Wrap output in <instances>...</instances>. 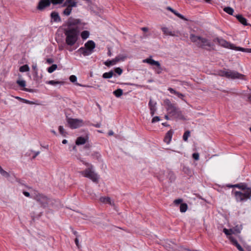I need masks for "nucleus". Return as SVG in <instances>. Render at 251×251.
<instances>
[{
  "mask_svg": "<svg viewBox=\"0 0 251 251\" xmlns=\"http://www.w3.org/2000/svg\"><path fill=\"white\" fill-rule=\"evenodd\" d=\"M75 243L76 246L78 247V238H76L75 239Z\"/></svg>",
  "mask_w": 251,
  "mask_h": 251,
  "instance_id": "bf43d9fd",
  "label": "nucleus"
},
{
  "mask_svg": "<svg viewBox=\"0 0 251 251\" xmlns=\"http://www.w3.org/2000/svg\"><path fill=\"white\" fill-rule=\"evenodd\" d=\"M19 70L21 72H27L29 70V67L27 65H24L20 68Z\"/></svg>",
  "mask_w": 251,
  "mask_h": 251,
  "instance_id": "c9c22d12",
  "label": "nucleus"
},
{
  "mask_svg": "<svg viewBox=\"0 0 251 251\" xmlns=\"http://www.w3.org/2000/svg\"><path fill=\"white\" fill-rule=\"evenodd\" d=\"M100 201L103 203H108L111 205H114V201L108 197H101L100 198Z\"/></svg>",
  "mask_w": 251,
  "mask_h": 251,
  "instance_id": "6ab92c4d",
  "label": "nucleus"
},
{
  "mask_svg": "<svg viewBox=\"0 0 251 251\" xmlns=\"http://www.w3.org/2000/svg\"><path fill=\"white\" fill-rule=\"evenodd\" d=\"M58 130L59 131V133L63 136L66 137L67 133L64 129L63 127L62 126H59L58 128Z\"/></svg>",
  "mask_w": 251,
  "mask_h": 251,
  "instance_id": "7c9ffc66",
  "label": "nucleus"
},
{
  "mask_svg": "<svg viewBox=\"0 0 251 251\" xmlns=\"http://www.w3.org/2000/svg\"><path fill=\"white\" fill-rule=\"evenodd\" d=\"M218 74L222 77H230L231 78H241L244 76L236 71L229 70H220L218 72Z\"/></svg>",
  "mask_w": 251,
  "mask_h": 251,
  "instance_id": "6e6552de",
  "label": "nucleus"
},
{
  "mask_svg": "<svg viewBox=\"0 0 251 251\" xmlns=\"http://www.w3.org/2000/svg\"><path fill=\"white\" fill-rule=\"evenodd\" d=\"M164 102L166 106L168 114L170 116L173 117L175 118H183V116L179 108L176 107L174 104L171 103V102L168 99L165 100Z\"/></svg>",
  "mask_w": 251,
  "mask_h": 251,
  "instance_id": "7ed1b4c3",
  "label": "nucleus"
},
{
  "mask_svg": "<svg viewBox=\"0 0 251 251\" xmlns=\"http://www.w3.org/2000/svg\"><path fill=\"white\" fill-rule=\"evenodd\" d=\"M51 1L50 0H40L37 6V9L39 10L42 11L46 7L50 6Z\"/></svg>",
  "mask_w": 251,
  "mask_h": 251,
  "instance_id": "f8f14e48",
  "label": "nucleus"
},
{
  "mask_svg": "<svg viewBox=\"0 0 251 251\" xmlns=\"http://www.w3.org/2000/svg\"><path fill=\"white\" fill-rule=\"evenodd\" d=\"M23 194H24V195L25 196H26V197H29L30 196V194H29V192H28L24 191V192H23Z\"/></svg>",
  "mask_w": 251,
  "mask_h": 251,
  "instance_id": "603ef678",
  "label": "nucleus"
},
{
  "mask_svg": "<svg viewBox=\"0 0 251 251\" xmlns=\"http://www.w3.org/2000/svg\"><path fill=\"white\" fill-rule=\"evenodd\" d=\"M15 98H16V99H17V100H23H23H24V99H22V98H20V97H15Z\"/></svg>",
  "mask_w": 251,
  "mask_h": 251,
  "instance_id": "69168bd1",
  "label": "nucleus"
},
{
  "mask_svg": "<svg viewBox=\"0 0 251 251\" xmlns=\"http://www.w3.org/2000/svg\"><path fill=\"white\" fill-rule=\"evenodd\" d=\"M36 199L42 207L44 208L47 207L49 203V200L46 197L39 194L36 196Z\"/></svg>",
  "mask_w": 251,
  "mask_h": 251,
  "instance_id": "9b49d317",
  "label": "nucleus"
},
{
  "mask_svg": "<svg viewBox=\"0 0 251 251\" xmlns=\"http://www.w3.org/2000/svg\"><path fill=\"white\" fill-rule=\"evenodd\" d=\"M67 142H68V141H67V140H66V139H64V140L62 141V143H63V144H67Z\"/></svg>",
  "mask_w": 251,
  "mask_h": 251,
  "instance_id": "e2e57ef3",
  "label": "nucleus"
},
{
  "mask_svg": "<svg viewBox=\"0 0 251 251\" xmlns=\"http://www.w3.org/2000/svg\"><path fill=\"white\" fill-rule=\"evenodd\" d=\"M156 103H153L151 99L150 100L149 103V105L151 110V116H153L155 114V112L156 111Z\"/></svg>",
  "mask_w": 251,
  "mask_h": 251,
  "instance_id": "412c9836",
  "label": "nucleus"
},
{
  "mask_svg": "<svg viewBox=\"0 0 251 251\" xmlns=\"http://www.w3.org/2000/svg\"><path fill=\"white\" fill-rule=\"evenodd\" d=\"M141 29H142V31H143L144 32H147V31H148V28L146 27H142Z\"/></svg>",
  "mask_w": 251,
  "mask_h": 251,
  "instance_id": "4d7b16f0",
  "label": "nucleus"
},
{
  "mask_svg": "<svg viewBox=\"0 0 251 251\" xmlns=\"http://www.w3.org/2000/svg\"><path fill=\"white\" fill-rule=\"evenodd\" d=\"M228 187H237L244 191V192L239 191H235L234 192V196L237 201H245L247 199H250L251 197V188L248 187L246 184H237L229 186Z\"/></svg>",
  "mask_w": 251,
  "mask_h": 251,
  "instance_id": "f03ea898",
  "label": "nucleus"
},
{
  "mask_svg": "<svg viewBox=\"0 0 251 251\" xmlns=\"http://www.w3.org/2000/svg\"><path fill=\"white\" fill-rule=\"evenodd\" d=\"M235 17L237 18L238 21L244 25H248L247 19L243 17L242 15H236Z\"/></svg>",
  "mask_w": 251,
  "mask_h": 251,
  "instance_id": "5701e85b",
  "label": "nucleus"
},
{
  "mask_svg": "<svg viewBox=\"0 0 251 251\" xmlns=\"http://www.w3.org/2000/svg\"><path fill=\"white\" fill-rule=\"evenodd\" d=\"M90 35V32L87 30L83 31L81 34L80 36L83 40H86Z\"/></svg>",
  "mask_w": 251,
  "mask_h": 251,
  "instance_id": "393cba45",
  "label": "nucleus"
},
{
  "mask_svg": "<svg viewBox=\"0 0 251 251\" xmlns=\"http://www.w3.org/2000/svg\"><path fill=\"white\" fill-rule=\"evenodd\" d=\"M123 72V70L120 68H116L114 71H110L109 72L105 73L103 74L102 77L103 78H110L114 75V73L120 75Z\"/></svg>",
  "mask_w": 251,
  "mask_h": 251,
  "instance_id": "9d476101",
  "label": "nucleus"
},
{
  "mask_svg": "<svg viewBox=\"0 0 251 251\" xmlns=\"http://www.w3.org/2000/svg\"><path fill=\"white\" fill-rule=\"evenodd\" d=\"M32 69L34 72V73L36 74V71H37V66L36 65L32 66Z\"/></svg>",
  "mask_w": 251,
  "mask_h": 251,
  "instance_id": "864d4df0",
  "label": "nucleus"
},
{
  "mask_svg": "<svg viewBox=\"0 0 251 251\" xmlns=\"http://www.w3.org/2000/svg\"><path fill=\"white\" fill-rule=\"evenodd\" d=\"M113 94L117 97H120L123 95V90L121 89H118L113 92Z\"/></svg>",
  "mask_w": 251,
  "mask_h": 251,
  "instance_id": "c756f323",
  "label": "nucleus"
},
{
  "mask_svg": "<svg viewBox=\"0 0 251 251\" xmlns=\"http://www.w3.org/2000/svg\"><path fill=\"white\" fill-rule=\"evenodd\" d=\"M160 120L159 117L158 116H155L151 120V122L152 123H154L156 122H158Z\"/></svg>",
  "mask_w": 251,
  "mask_h": 251,
  "instance_id": "37998d69",
  "label": "nucleus"
},
{
  "mask_svg": "<svg viewBox=\"0 0 251 251\" xmlns=\"http://www.w3.org/2000/svg\"><path fill=\"white\" fill-rule=\"evenodd\" d=\"M161 30L164 34L166 36H176L175 31H173L167 27H161Z\"/></svg>",
  "mask_w": 251,
  "mask_h": 251,
  "instance_id": "a211bd4d",
  "label": "nucleus"
},
{
  "mask_svg": "<svg viewBox=\"0 0 251 251\" xmlns=\"http://www.w3.org/2000/svg\"><path fill=\"white\" fill-rule=\"evenodd\" d=\"M72 9V7L71 6H67L63 11V14L67 16L69 15L71 13Z\"/></svg>",
  "mask_w": 251,
  "mask_h": 251,
  "instance_id": "2f4dec72",
  "label": "nucleus"
},
{
  "mask_svg": "<svg viewBox=\"0 0 251 251\" xmlns=\"http://www.w3.org/2000/svg\"><path fill=\"white\" fill-rule=\"evenodd\" d=\"M193 157L196 160L199 159V154L198 153H194L193 154Z\"/></svg>",
  "mask_w": 251,
  "mask_h": 251,
  "instance_id": "c03bdc74",
  "label": "nucleus"
},
{
  "mask_svg": "<svg viewBox=\"0 0 251 251\" xmlns=\"http://www.w3.org/2000/svg\"><path fill=\"white\" fill-rule=\"evenodd\" d=\"M0 174L3 176L6 177H8L10 176V175L8 173L3 170V169L0 167Z\"/></svg>",
  "mask_w": 251,
  "mask_h": 251,
  "instance_id": "72a5a7b5",
  "label": "nucleus"
},
{
  "mask_svg": "<svg viewBox=\"0 0 251 251\" xmlns=\"http://www.w3.org/2000/svg\"><path fill=\"white\" fill-rule=\"evenodd\" d=\"M69 78H76V77L74 75H72L70 76Z\"/></svg>",
  "mask_w": 251,
  "mask_h": 251,
  "instance_id": "0e129e2a",
  "label": "nucleus"
},
{
  "mask_svg": "<svg viewBox=\"0 0 251 251\" xmlns=\"http://www.w3.org/2000/svg\"><path fill=\"white\" fill-rule=\"evenodd\" d=\"M50 17L55 22H59L61 21V18L59 15V14L55 11H53L51 12Z\"/></svg>",
  "mask_w": 251,
  "mask_h": 251,
  "instance_id": "4be33fe9",
  "label": "nucleus"
},
{
  "mask_svg": "<svg viewBox=\"0 0 251 251\" xmlns=\"http://www.w3.org/2000/svg\"><path fill=\"white\" fill-rule=\"evenodd\" d=\"M214 42H217L219 45L228 49H234V45L231 44L226 40L219 37H217L213 40Z\"/></svg>",
  "mask_w": 251,
  "mask_h": 251,
  "instance_id": "1a4fd4ad",
  "label": "nucleus"
},
{
  "mask_svg": "<svg viewBox=\"0 0 251 251\" xmlns=\"http://www.w3.org/2000/svg\"><path fill=\"white\" fill-rule=\"evenodd\" d=\"M143 62L147 63L152 66H155L159 70L161 69V65L158 61H155L151 57L143 60Z\"/></svg>",
  "mask_w": 251,
  "mask_h": 251,
  "instance_id": "ddd939ff",
  "label": "nucleus"
},
{
  "mask_svg": "<svg viewBox=\"0 0 251 251\" xmlns=\"http://www.w3.org/2000/svg\"><path fill=\"white\" fill-rule=\"evenodd\" d=\"M96 44L92 40H89L87 42L84 47L79 48V52L84 56L91 55L94 51Z\"/></svg>",
  "mask_w": 251,
  "mask_h": 251,
  "instance_id": "0eeeda50",
  "label": "nucleus"
},
{
  "mask_svg": "<svg viewBox=\"0 0 251 251\" xmlns=\"http://www.w3.org/2000/svg\"><path fill=\"white\" fill-rule=\"evenodd\" d=\"M224 11L230 15H233L234 10L232 8L230 7H225L224 9Z\"/></svg>",
  "mask_w": 251,
  "mask_h": 251,
  "instance_id": "cd10ccee",
  "label": "nucleus"
},
{
  "mask_svg": "<svg viewBox=\"0 0 251 251\" xmlns=\"http://www.w3.org/2000/svg\"><path fill=\"white\" fill-rule=\"evenodd\" d=\"M232 50H235L238 51H241L242 52H250V49L248 48H244L240 47H235L234 46V49H232Z\"/></svg>",
  "mask_w": 251,
  "mask_h": 251,
  "instance_id": "a878e982",
  "label": "nucleus"
},
{
  "mask_svg": "<svg viewBox=\"0 0 251 251\" xmlns=\"http://www.w3.org/2000/svg\"><path fill=\"white\" fill-rule=\"evenodd\" d=\"M68 47L66 48V49L70 51H72L74 50V49H73L72 48V46H67Z\"/></svg>",
  "mask_w": 251,
  "mask_h": 251,
  "instance_id": "5fc2aeb1",
  "label": "nucleus"
},
{
  "mask_svg": "<svg viewBox=\"0 0 251 251\" xmlns=\"http://www.w3.org/2000/svg\"><path fill=\"white\" fill-rule=\"evenodd\" d=\"M168 10L171 11L172 13H174L175 10L174 9H173L172 8H171V7H168L167 8Z\"/></svg>",
  "mask_w": 251,
  "mask_h": 251,
  "instance_id": "6e6d98bb",
  "label": "nucleus"
},
{
  "mask_svg": "<svg viewBox=\"0 0 251 251\" xmlns=\"http://www.w3.org/2000/svg\"><path fill=\"white\" fill-rule=\"evenodd\" d=\"M190 136V132L189 130L186 131L183 136V139L184 141H187L188 137Z\"/></svg>",
  "mask_w": 251,
  "mask_h": 251,
  "instance_id": "f704fd0d",
  "label": "nucleus"
},
{
  "mask_svg": "<svg viewBox=\"0 0 251 251\" xmlns=\"http://www.w3.org/2000/svg\"><path fill=\"white\" fill-rule=\"evenodd\" d=\"M83 164L87 167L85 171L81 172L82 174L86 177L91 179L93 182H97L98 181V176L97 174L92 170V166L89 163H85L81 161Z\"/></svg>",
  "mask_w": 251,
  "mask_h": 251,
  "instance_id": "39448f33",
  "label": "nucleus"
},
{
  "mask_svg": "<svg viewBox=\"0 0 251 251\" xmlns=\"http://www.w3.org/2000/svg\"><path fill=\"white\" fill-rule=\"evenodd\" d=\"M190 39L192 42L196 43L197 46L200 48H204L205 47L211 48L213 46V44L206 38L196 36L193 34L190 35Z\"/></svg>",
  "mask_w": 251,
  "mask_h": 251,
  "instance_id": "20e7f679",
  "label": "nucleus"
},
{
  "mask_svg": "<svg viewBox=\"0 0 251 251\" xmlns=\"http://www.w3.org/2000/svg\"><path fill=\"white\" fill-rule=\"evenodd\" d=\"M51 3H52L54 5L59 4L63 3L64 1V0H50Z\"/></svg>",
  "mask_w": 251,
  "mask_h": 251,
  "instance_id": "4c0bfd02",
  "label": "nucleus"
},
{
  "mask_svg": "<svg viewBox=\"0 0 251 251\" xmlns=\"http://www.w3.org/2000/svg\"><path fill=\"white\" fill-rule=\"evenodd\" d=\"M76 5V2L75 0H66L65 2L63 4V6H75Z\"/></svg>",
  "mask_w": 251,
  "mask_h": 251,
  "instance_id": "b1692460",
  "label": "nucleus"
},
{
  "mask_svg": "<svg viewBox=\"0 0 251 251\" xmlns=\"http://www.w3.org/2000/svg\"><path fill=\"white\" fill-rule=\"evenodd\" d=\"M125 59V57H121L120 56H117L115 57L114 59L111 60H107L104 62V64L109 67L112 65H114L116 64L117 62L120 61V60H124Z\"/></svg>",
  "mask_w": 251,
  "mask_h": 251,
  "instance_id": "4468645a",
  "label": "nucleus"
},
{
  "mask_svg": "<svg viewBox=\"0 0 251 251\" xmlns=\"http://www.w3.org/2000/svg\"><path fill=\"white\" fill-rule=\"evenodd\" d=\"M23 101H24L25 103H27V104H33V102L32 101H29L28 100H26L25 99L23 100Z\"/></svg>",
  "mask_w": 251,
  "mask_h": 251,
  "instance_id": "8fccbe9b",
  "label": "nucleus"
},
{
  "mask_svg": "<svg viewBox=\"0 0 251 251\" xmlns=\"http://www.w3.org/2000/svg\"><path fill=\"white\" fill-rule=\"evenodd\" d=\"M65 47V44H60L58 46V49L59 50H64Z\"/></svg>",
  "mask_w": 251,
  "mask_h": 251,
  "instance_id": "49530a36",
  "label": "nucleus"
},
{
  "mask_svg": "<svg viewBox=\"0 0 251 251\" xmlns=\"http://www.w3.org/2000/svg\"><path fill=\"white\" fill-rule=\"evenodd\" d=\"M188 208V206L186 203H183L180 204V211L181 212H185L186 211Z\"/></svg>",
  "mask_w": 251,
  "mask_h": 251,
  "instance_id": "c85d7f7f",
  "label": "nucleus"
},
{
  "mask_svg": "<svg viewBox=\"0 0 251 251\" xmlns=\"http://www.w3.org/2000/svg\"><path fill=\"white\" fill-rule=\"evenodd\" d=\"M57 66L56 64H53L48 69V71L50 73H52L54 70H55L57 68Z\"/></svg>",
  "mask_w": 251,
  "mask_h": 251,
  "instance_id": "e433bc0d",
  "label": "nucleus"
},
{
  "mask_svg": "<svg viewBox=\"0 0 251 251\" xmlns=\"http://www.w3.org/2000/svg\"><path fill=\"white\" fill-rule=\"evenodd\" d=\"M54 62V60L52 58H48L47 59V62L49 64H51Z\"/></svg>",
  "mask_w": 251,
  "mask_h": 251,
  "instance_id": "09e8293b",
  "label": "nucleus"
},
{
  "mask_svg": "<svg viewBox=\"0 0 251 251\" xmlns=\"http://www.w3.org/2000/svg\"><path fill=\"white\" fill-rule=\"evenodd\" d=\"M64 26L66 44L73 46L78 39V20L70 18Z\"/></svg>",
  "mask_w": 251,
  "mask_h": 251,
  "instance_id": "f257e3e1",
  "label": "nucleus"
},
{
  "mask_svg": "<svg viewBox=\"0 0 251 251\" xmlns=\"http://www.w3.org/2000/svg\"><path fill=\"white\" fill-rule=\"evenodd\" d=\"M40 153V151H37L35 153V154L33 155V156L32 157V158L33 159H34L38 154H39Z\"/></svg>",
  "mask_w": 251,
  "mask_h": 251,
  "instance_id": "13d9d810",
  "label": "nucleus"
},
{
  "mask_svg": "<svg viewBox=\"0 0 251 251\" xmlns=\"http://www.w3.org/2000/svg\"><path fill=\"white\" fill-rule=\"evenodd\" d=\"M79 127L82 126V125H84V123H83L82 120H79Z\"/></svg>",
  "mask_w": 251,
  "mask_h": 251,
  "instance_id": "052dcab7",
  "label": "nucleus"
},
{
  "mask_svg": "<svg viewBox=\"0 0 251 251\" xmlns=\"http://www.w3.org/2000/svg\"><path fill=\"white\" fill-rule=\"evenodd\" d=\"M228 239L230 242L234 245L239 251H245L241 246L238 243L237 241L231 236L228 237Z\"/></svg>",
  "mask_w": 251,
  "mask_h": 251,
  "instance_id": "f3484780",
  "label": "nucleus"
},
{
  "mask_svg": "<svg viewBox=\"0 0 251 251\" xmlns=\"http://www.w3.org/2000/svg\"><path fill=\"white\" fill-rule=\"evenodd\" d=\"M76 145L78 146V137H77L75 140V145H72L70 146V151L71 154L72 156L77 158V148Z\"/></svg>",
  "mask_w": 251,
  "mask_h": 251,
  "instance_id": "2eb2a0df",
  "label": "nucleus"
},
{
  "mask_svg": "<svg viewBox=\"0 0 251 251\" xmlns=\"http://www.w3.org/2000/svg\"><path fill=\"white\" fill-rule=\"evenodd\" d=\"M24 90L28 92H32V90L31 89H28L27 88H25Z\"/></svg>",
  "mask_w": 251,
  "mask_h": 251,
  "instance_id": "338daca9",
  "label": "nucleus"
},
{
  "mask_svg": "<svg viewBox=\"0 0 251 251\" xmlns=\"http://www.w3.org/2000/svg\"><path fill=\"white\" fill-rule=\"evenodd\" d=\"M241 227H239L238 226H236L234 229H233V231H234V232L235 233H240V231H241Z\"/></svg>",
  "mask_w": 251,
  "mask_h": 251,
  "instance_id": "79ce46f5",
  "label": "nucleus"
},
{
  "mask_svg": "<svg viewBox=\"0 0 251 251\" xmlns=\"http://www.w3.org/2000/svg\"><path fill=\"white\" fill-rule=\"evenodd\" d=\"M67 122L71 128H76L78 126V120L77 119L68 118Z\"/></svg>",
  "mask_w": 251,
  "mask_h": 251,
  "instance_id": "dca6fc26",
  "label": "nucleus"
},
{
  "mask_svg": "<svg viewBox=\"0 0 251 251\" xmlns=\"http://www.w3.org/2000/svg\"><path fill=\"white\" fill-rule=\"evenodd\" d=\"M182 201V199H178L175 200L174 201V202L177 205V204H180Z\"/></svg>",
  "mask_w": 251,
  "mask_h": 251,
  "instance_id": "a18cd8bd",
  "label": "nucleus"
},
{
  "mask_svg": "<svg viewBox=\"0 0 251 251\" xmlns=\"http://www.w3.org/2000/svg\"><path fill=\"white\" fill-rule=\"evenodd\" d=\"M17 83L21 87H25V81L24 80L18 79L17 81Z\"/></svg>",
  "mask_w": 251,
  "mask_h": 251,
  "instance_id": "58836bf2",
  "label": "nucleus"
},
{
  "mask_svg": "<svg viewBox=\"0 0 251 251\" xmlns=\"http://www.w3.org/2000/svg\"><path fill=\"white\" fill-rule=\"evenodd\" d=\"M79 135V146L84 145V148L89 150L91 147V144L89 141V134L87 130L81 129Z\"/></svg>",
  "mask_w": 251,
  "mask_h": 251,
  "instance_id": "423d86ee",
  "label": "nucleus"
},
{
  "mask_svg": "<svg viewBox=\"0 0 251 251\" xmlns=\"http://www.w3.org/2000/svg\"><path fill=\"white\" fill-rule=\"evenodd\" d=\"M114 134V132L112 131V130H110L108 132V135L109 136H112Z\"/></svg>",
  "mask_w": 251,
  "mask_h": 251,
  "instance_id": "680f3d73",
  "label": "nucleus"
},
{
  "mask_svg": "<svg viewBox=\"0 0 251 251\" xmlns=\"http://www.w3.org/2000/svg\"><path fill=\"white\" fill-rule=\"evenodd\" d=\"M223 231L226 235H230L232 234L235 233L233 229H227L225 228L223 229Z\"/></svg>",
  "mask_w": 251,
  "mask_h": 251,
  "instance_id": "473e14b6",
  "label": "nucleus"
},
{
  "mask_svg": "<svg viewBox=\"0 0 251 251\" xmlns=\"http://www.w3.org/2000/svg\"><path fill=\"white\" fill-rule=\"evenodd\" d=\"M47 83L49 84H51L53 85H56L57 84L62 85V84H64V82L60 81H56L54 80H51L47 82Z\"/></svg>",
  "mask_w": 251,
  "mask_h": 251,
  "instance_id": "bb28decb",
  "label": "nucleus"
},
{
  "mask_svg": "<svg viewBox=\"0 0 251 251\" xmlns=\"http://www.w3.org/2000/svg\"><path fill=\"white\" fill-rule=\"evenodd\" d=\"M173 134V131L171 130L168 131L166 134L165 137L164 138V141L167 144H169L171 141L172 136Z\"/></svg>",
  "mask_w": 251,
  "mask_h": 251,
  "instance_id": "aec40b11",
  "label": "nucleus"
},
{
  "mask_svg": "<svg viewBox=\"0 0 251 251\" xmlns=\"http://www.w3.org/2000/svg\"><path fill=\"white\" fill-rule=\"evenodd\" d=\"M86 4L85 6L87 7H90L92 4V1L90 0H82Z\"/></svg>",
  "mask_w": 251,
  "mask_h": 251,
  "instance_id": "ea45409f",
  "label": "nucleus"
},
{
  "mask_svg": "<svg viewBox=\"0 0 251 251\" xmlns=\"http://www.w3.org/2000/svg\"><path fill=\"white\" fill-rule=\"evenodd\" d=\"M165 118L167 120H169V116L168 115H166L165 116Z\"/></svg>",
  "mask_w": 251,
  "mask_h": 251,
  "instance_id": "774afa93",
  "label": "nucleus"
},
{
  "mask_svg": "<svg viewBox=\"0 0 251 251\" xmlns=\"http://www.w3.org/2000/svg\"><path fill=\"white\" fill-rule=\"evenodd\" d=\"M175 95L177 96L178 98L182 99L183 97H184L183 94H182L181 93H180L179 92H176V94Z\"/></svg>",
  "mask_w": 251,
  "mask_h": 251,
  "instance_id": "de8ad7c7",
  "label": "nucleus"
},
{
  "mask_svg": "<svg viewBox=\"0 0 251 251\" xmlns=\"http://www.w3.org/2000/svg\"><path fill=\"white\" fill-rule=\"evenodd\" d=\"M174 14L175 15H176L177 17H178V18H180L181 19L186 20L185 17L182 15H181V14L179 13L178 12H177L176 10H175V12L174 13Z\"/></svg>",
  "mask_w": 251,
  "mask_h": 251,
  "instance_id": "a19ab883",
  "label": "nucleus"
},
{
  "mask_svg": "<svg viewBox=\"0 0 251 251\" xmlns=\"http://www.w3.org/2000/svg\"><path fill=\"white\" fill-rule=\"evenodd\" d=\"M169 91L171 93H174L175 94H176V91L175 90H174L173 89L171 88H169Z\"/></svg>",
  "mask_w": 251,
  "mask_h": 251,
  "instance_id": "3c124183",
  "label": "nucleus"
}]
</instances>
